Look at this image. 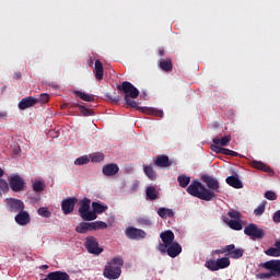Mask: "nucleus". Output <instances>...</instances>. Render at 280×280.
<instances>
[{
	"instance_id": "obj_50",
	"label": "nucleus",
	"mask_w": 280,
	"mask_h": 280,
	"mask_svg": "<svg viewBox=\"0 0 280 280\" xmlns=\"http://www.w3.org/2000/svg\"><path fill=\"white\" fill-rule=\"evenodd\" d=\"M223 154L225 156H240V153H237L231 149H224Z\"/></svg>"
},
{
	"instance_id": "obj_26",
	"label": "nucleus",
	"mask_w": 280,
	"mask_h": 280,
	"mask_svg": "<svg viewBox=\"0 0 280 280\" xmlns=\"http://www.w3.org/2000/svg\"><path fill=\"white\" fill-rule=\"evenodd\" d=\"M94 71L96 80H104V65L102 61H100V59L95 61Z\"/></svg>"
},
{
	"instance_id": "obj_25",
	"label": "nucleus",
	"mask_w": 280,
	"mask_h": 280,
	"mask_svg": "<svg viewBox=\"0 0 280 280\" xmlns=\"http://www.w3.org/2000/svg\"><path fill=\"white\" fill-rule=\"evenodd\" d=\"M265 255L268 257H280V241L275 243V247H269L265 250Z\"/></svg>"
},
{
	"instance_id": "obj_17",
	"label": "nucleus",
	"mask_w": 280,
	"mask_h": 280,
	"mask_svg": "<svg viewBox=\"0 0 280 280\" xmlns=\"http://www.w3.org/2000/svg\"><path fill=\"white\" fill-rule=\"evenodd\" d=\"M166 253L168 257H172V258L178 257L179 253H183V247L178 243H173L168 245Z\"/></svg>"
},
{
	"instance_id": "obj_16",
	"label": "nucleus",
	"mask_w": 280,
	"mask_h": 280,
	"mask_svg": "<svg viewBox=\"0 0 280 280\" xmlns=\"http://www.w3.org/2000/svg\"><path fill=\"white\" fill-rule=\"evenodd\" d=\"M103 174L104 176H116V174H119V166L115 163L105 164L103 166Z\"/></svg>"
},
{
	"instance_id": "obj_18",
	"label": "nucleus",
	"mask_w": 280,
	"mask_h": 280,
	"mask_svg": "<svg viewBox=\"0 0 280 280\" xmlns=\"http://www.w3.org/2000/svg\"><path fill=\"white\" fill-rule=\"evenodd\" d=\"M159 68L166 73H172V70L174 69V63L172 62L171 58L160 59Z\"/></svg>"
},
{
	"instance_id": "obj_7",
	"label": "nucleus",
	"mask_w": 280,
	"mask_h": 280,
	"mask_svg": "<svg viewBox=\"0 0 280 280\" xmlns=\"http://www.w3.org/2000/svg\"><path fill=\"white\" fill-rule=\"evenodd\" d=\"M117 90L122 91L125 97H130L131 100L139 97V90L128 81L122 82L121 85H117Z\"/></svg>"
},
{
	"instance_id": "obj_52",
	"label": "nucleus",
	"mask_w": 280,
	"mask_h": 280,
	"mask_svg": "<svg viewBox=\"0 0 280 280\" xmlns=\"http://www.w3.org/2000/svg\"><path fill=\"white\" fill-rule=\"evenodd\" d=\"M139 224H142L144 226H150L152 224V221L150 219L140 218L138 220Z\"/></svg>"
},
{
	"instance_id": "obj_56",
	"label": "nucleus",
	"mask_w": 280,
	"mask_h": 280,
	"mask_svg": "<svg viewBox=\"0 0 280 280\" xmlns=\"http://www.w3.org/2000/svg\"><path fill=\"white\" fill-rule=\"evenodd\" d=\"M8 117V114L5 112H0V119H5Z\"/></svg>"
},
{
	"instance_id": "obj_45",
	"label": "nucleus",
	"mask_w": 280,
	"mask_h": 280,
	"mask_svg": "<svg viewBox=\"0 0 280 280\" xmlns=\"http://www.w3.org/2000/svg\"><path fill=\"white\" fill-rule=\"evenodd\" d=\"M231 248H233V245H226V246L222 247L221 249L213 250L212 253L214 255H222L224 253H229V250H231Z\"/></svg>"
},
{
	"instance_id": "obj_22",
	"label": "nucleus",
	"mask_w": 280,
	"mask_h": 280,
	"mask_svg": "<svg viewBox=\"0 0 280 280\" xmlns=\"http://www.w3.org/2000/svg\"><path fill=\"white\" fill-rule=\"evenodd\" d=\"M225 183L230 185V187H234V189H242V187H244L242 180H240V177L237 176L226 177Z\"/></svg>"
},
{
	"instance_id": "obj_27",
	"label": "nucleus",
	"mask_w": 280,
	"mask_h": 280,
	"mask_svg": "<svg viewBox=\"0 0 280 280\" xmlns=\"http://www.w3.org/2000/svg\"><path fill=\"white\" fill-rule=\"evenodd\" d=\"M224 222H226V224L230 226V229H232V231H242L243 229L242 220L225 219Z\"/></svg>"
},
{
	"instance_id": "obj_13",
	"label": "nucleus",
	"mask_w": 280,
	"mask_h": 280,
	"mask_svg": "<svg viewBox=\"0 0 280 280\" xmlns=\"http://www.w3.org/2000/svg\"><path fill=\"white\" fill-rule=\"evenodd\" d=\"M14 220L19 226H27L32 222V217H30V212L22 210L16 213Z\"/></svg>"
},
{
	"instance_id": "obj_34",
	"label": "nucleus",
	"mask_w": 280,
	"mask_h": 280,
	"mask_svg": "<svg viewBox=\"0 0 280 280\" xmlns=\"http://www.w3.org/2000/svg\"><path fill=\"white\" fill-rule=\"evenodd\" d=\"M177 183H179V187L185 189V187H188L189 183H191V177H189L187 175H179L177 177Z\"/></svg>"
},
{
	"instance_id": "obj_4",
	"label": "nucleus",
	"mask_w": 280,
	"mask_h": 280,
	"mask_svg": "<svg viewBox=\"0 0 280 280\" xmlns=\"http://www.w3.org/2000/svg\"><path fill=\"white\" fill-rule=\"evenodd\" d=\"M124 100L127 104V106H130V108H137L138 110H142V113H145L147 115H153L154 117H163V110L161 109H156V108H152V107H139V104L131 100V97L128 96H124Z\"/></svg>"
},
{
	"instance_id": "obj_53",
	"label": "nucleus",
	"mask_w": 280,
	"mask_h": 280,
	"mask_svg": "<svg viewBox=\"0 0 280 280\" xmlns=\"http://www.w3.org/2000/svg\"><path fill=\"white\" fill-rule=\"evenodd\" d=\"M272 220H273V222H276V224H279V222H280V210H278L273 213Z\"/></svg>"
},
{
	"instance_id": "obj_31",
	"label": "nucleus",
	"mask_w": 280,
	"mask_h": 280,
	"mask_svg": "<svg viewBox=\"0 0 280 280\" xmlns=\"http://www.w3.org/2000/svg\"><path fill=\"white\" fill-rule=\"evenodd\" d=\"M231 266V259L228 257H222L217 259V268L218 270H224V268H229Z\"/></svg>"
},
{
	"instance_id": "obj_36",
	"label": "nucleus",
	"mask_w": 280,
	"mask_h": 280,
	"mask_svg": "<svg viewBox=\"0 0 280 280\" xmlns=\"http://www.w3.org/2000/svg\"><path fill=\"white\" fill-rule=\"evenodd\" d=\"M32 187H33V191H35V194H40V191H45V182L36 180L33 183Z\"/></svg>"
},
{
	"instance_id": "obj_51",
	"label": "nucleus",
	"mask_w": 280,
	"mask_h": 280,
	"mask_svg": "<svg viewBox=\"0 0 280 280\" xmlns=\"http://www.w3.org/2000/svg\"><path fill=\"white\" fill-rule=\"evenodd\" d=\"M170 245L165 244V243H160L158 250H160V253H162V255H165V253H167V248Z\"/></svg>"
},
{
	"instance_id": "obj_1",
	"label": "nucleus",
	"mask_w": 280,
	"mask_h": 280,
	"mask_svg": "<svg viewBox=\"0 0 280 280\" xmlns=\"http://www.w3.org/2000/svg\"><path fill=\"white\" fill-rule=\"evenodd\" d=\"M201 180L207 185H202V183L194 179L191 184L187 187L186 191L189 196H194V198H199V200H205L206 202H211L213 198H217L220 194V182L215 179V177L211 175H202Z\"/></svg>"
},
{
	"instance_id": "obj_14",
	"label": "nucleus",
	"mask_w": 280,
	"mask_h": 280,
	"mask_svg": "<svg viewBox=\"0 0 280 280\" xmlns=\"http://www.w3.org/2000/svg\"><path fill=\"white\" fill-rule=\"evenodd\" d=\"M38 104V98L34 96H27L20 101L19 108L20 110H27V108H32L33 106H36Z\"/></svg>"
},
{
	"instance_id": "obj_19",
	"label": "nucleus",
	"mask_w": 280,
	"mask_h": 280,
	"mask_svg": "<svg viewBox=\"0 0 280 280\" xmlns=\"http://www.w3.org/2000/svg\"><path fill=\"white\" fill-rule=\"evenodd\" d=\"M160 237L163 242V244H166L168 246H172L174 244V232L172 230H166L160 234Z\"/></svg>"
},
{
	"instance_id": "obj_61",
	"label": "nucleus",
	"mask_w": 280,
	"mask_h": 280,
	"mask_svg": "<svg viewBox=\"0 0 280 280\" xmlns=\"http://www.w3.org/2000/svg\"><path fill=\"white\" fill-rule=\"evenodd\" d=\"M80 106H82V105H80L78 103L72 104V108H80Z\"/></svg>"
},
{
	"instance_id": "obj_6",
	"label": "nucleus",
	"mask_w": 280,
	"mask_h": 280,
	"mask_svg": "<svg viewBox=\"0 0 280 280\" xmlns=\"http://www.w3.org/2000/svg\"><path fill=\"white\" fill-rule=\"evenodd\" d=\"M84 246L90 255H102L104 253V248L100 247V242H97L95 236H88Z\"/></svg>"
},
{
	"instance_id": "obj_59",
	"label": "nucleus",
	"mask_w": 280,
	"mask_h": 280,
	"mask_svg": "<svg viewBox=\"0 0 280 280\" xmlns=\"http://www.w3.org/2000/svg\"><path fill=\"white\" fill-rule=\"evenodd\" d=\"M3 176H5V171L0 167V179L3 178Z\"/></svg>"
},
{
	"instance_id": "obj_54",
	"label": "nucleus",
	"mask_w": 280,
	"mask_h": 280,
	"mask_svg": "<svg viewBox=\"0 0 280 280\" xmlns=\"http://www.w3.org/2000/svg\"><path fill=\"white\" fill-rule=\"evenodd\" d=\"M108 100L113 103V104H117L119 102V100H121V97L119 95L116 96H108Z\"/></svg>"
},
{
	"instance_id": "obj_3",
	"label": "nucleus",
	"mask_w": 280,
	"mask_h": 280,
	"mask_svg": "<svg viewBox=\"0 0 280 280\" xmlns=\"http://www.w3.org/2000/svg\"><path fill=\"white\" fill-rule=\"evenodd\" d=\"M79 215L84 220V222H91L93 220H97V215L92 213L91 210V199L83 198L79 201Z\"/></svg>"
},
{
	"instance_id": "obj_43",
	"label": "nucleus",
	"mask_w": 280,
	"mask_h": 280,
	"mask_svg": "<svg viewBox=\"0 0 280 280\" xmlns=\"http://www.w3.org/2000/svg\"><path fill=\"white\" fill-rule=\"evenodd\" d=\"M37 213L38 215H42V218H51V211L45 207L39 208Z\"/></svg>"
},
{
	"instance_id": "obj_57",
	"label": "nucleus",
	"mask_w": 280,
	"mask_h": 280,
	"mask_svg": "<svg viewBox=\"0 0 280 280\" xmlns=\"http://www.w3.org/2000/svg\"><path fill=\"white\" fill-rule=\"evenodd\" d=\"M21 78H22L21 72H18V73L14 74L15 80H21Z\"/></svg>"
},
{
	"instance_id": "obj_23",
	"label": "nucleus",
	"mask_w": 280,
	"mask_h": 280,
	"mask_svg": "<svg viewBox=\"0 0 280 280\" xmlns=\"http://www.w3.org/2000/svg\"><path fill=\"white\" fill-rule=\"evenodd\" d=\"M212 143H214V145H221V148H224L231 143V136H218L217 138L212 139Z\"/></svg>"
},
{
	"instance_id": "obj_48",
	"label": "nucleus",
	"mask_w": 280,
	"mask_h": 280,
	"mask_svg": "<svg viewBox=\"0 0 280 280\" xmlns=\"http://www.w3.org/2000/svg\"><path fill=\"white\" fill-rule=\"evenodd\" d=\"M265 198H267V200H277V194L272 190H268L265 192Z\"/></svg>"
},
{
	"instance_id": "obj_40",
	"label": "nucleus",
	"mask_w": 280,
	"mask_h": 280,
	"mask_svg": "<svg viewBox=\"0 0 280 280\" xmlns=\"http://www.w3.org/2000/svg\"><path fill=\"white\" fill-rule=\"evenodd\" d=\"M79 110H80L81 115H83V117H91V116L95 115V112H93V109H89L84 105L79 106Z\"/></svg>"
},
{
	"instance_id": "obj_10",
	"label": "nucleus",
	"mask_w": 280,
	"mask_h": 280,
	"mask_svg": "<svg viewBox=\"0 0 280 280\" xmlns=\"http://www.w3.org/2000/svg\"><path fill=\"white\" fill-rule=\"evenodd\" d=\"M125 235L126 237H128V240H145V235H148V233H145V231L141 230V229H137L135 226H128L125 231Z\"/></svg>"
},
{
	"instance_id": "obj_46",
	"label": "nucleus",
	"mask_w": 280,
	"mask_h": 280,
	"mask_svg": "<svg viewBox=\"0 0 280 280\" xmlns=\"http://www.w3.org/2000/svg\"><path fill=\"white\" fill-rule=\"evenodd\" d=\"M211 150H212V152H215L217 154H224L225 148L220 147V144H212Z\"/></svg>"
},
{
	"instance_id": "obj_12",
	"label": "nucleus",
	"mask_w": 280,
	"mask_h": 280,
	"mask_svg": "<svg viewBox=\"0 0 280 280\" xmlns=\"http://www.w3.org/2000/svg\"><path fill=\"white\" fill-rule=\"evenodd\" d=\"M9 185L12 191L19 194L20 191H25V180L19 175H14L9 179Z\"/></svg>"
},
{
	"instance_id": "obj_42",
	"label": "nucleus",
	"mask_w": 280,
	"mask_h": 280,
	"mask_svg": "<svg viewBox=\"0 0 280 280\" xmlns=\"http://www.w3.org/2000/svg\"><path fill=\"white\" fill-rule=\"evenodd\" d=\"M92 163H102L104 161V154L103 153H94L90 156Z\"/></svg>"
},
{
	"instance_id": "obj_33",
	"label": "nucleus",
	"mask_w": 280,
	"mask_h": 280,
	"mask_svg": "<svg viewBox=\"0 0 280 280\" xmlns=\"http://www.w3.org/2000/svg\"><path fill=\"white\" fill-rule=\"evenodd\" d=\"M143 172L150 180H154L156 178V171H154V167L152 165H144L143 166Z\"/></svg>"
},
{
	"instance_id": "obj_21",
	"label": "nucleus",
	"mask_w": 280,
	"mask_h": 280,
	"mask_svg": "<svg viewBox=\"0 0 280 280\" xmlns=\"http://www.w3.org/2000/svg\"><path fill=\"white\" fill-rule=\"evenodd\" d=\"M230 246H233L231 250H228V255L231 259H242V257H244V249L235 248V244H230Z\"/></svg>"
},
{
	"instance_id": "obj_44",
	"label": "nucleus",
	"mask_w": 280,
	"mask_h": 280,
	"mask_svg": "<svg viewBox=\"0 0 280 280\" xmlns=\"http://www.w3.org/2000/svg\"><path fill=\"white\" fill-rule=\"evenodd\" d=\"M229 218H232V220H242V213H240V211L236 210H230L228 212Z\"/></svg>"
},
{
	"instance_id": "obj_8",
	"label": "nucleus",
	"mask_w": 280,
	"mask_h": 280,
	"mask_svg": "<svg viewBox=\"0 0 280 280\" xmlns=\"http://www.w3.org/2000/svg\"><path fill=\"white\" fill-rule=\"evenodd\" d=\"M260 268H265V270H269L271 276L276 279H280V259H272L266 262L260 264Z\"/></svg>"
},
{
	"instance_id": "obj_5",
	"label": "nucleus",
	"mask_w": 280,
	"mask_h": 280,
	"mask_svg": "<svg viewBox=\"0 0 280 280\" xmlns=\"http://www.w3.org/2000/svg\"><path fill=\"white\" fill-rule=\"evenodd\" d=\"M244 233L247 237H250V240H264V237H266V231L255 223H250L245 226Z\"/></svg>"
},
{
	"instance_id": "obj_28",
	"label": "nucleus",
	"mask_w": 280,
	"mask_h": 280,
	"mask_svg": "<svg viewBox=\"0 0 280 280\" xmlns=\"http://www.w3.org/2000/svg\"><path fill=\"white\" fill-rule=\"evenodd\" d=\"M252 167H254L255 170H260V172H267L270 173L272 172V168H270L269 166H267L265 163L259 162V161H252L250 162Z\"/></svg>"
},
{
	"instance_id": "obj_32",
	"label": "nucleus",
	"mask_w": 280,
	"mask_h": 280,
	"mask_svg": "<svg viewBox=\"0 0 280 280\" xmlns=\"http://www.w3.org/2000/svg\"><path fill=\"white\" fill-rule=\"evenodd\" d=\"M74 94L77 97H80V100H83V102H95V95L93 94H86L81 91H75Z\"/></svg>"
},
{
	"instance_id": "obj_60",
	"label": "nucleus",
	"mask_w": 280,
	"mask_h": 280,
	"mask_svg": "<svg viewBox=\"0 0 280 280\" xmlns=\"http://www.w3.org/2000/svg\"><path fill=\"white\" fill-rule=\"evenodd\" d=\"M39 268H40V270H47V268H49V266H47V265H42Z\"/></svg>"
},
{
	"instance_id": "obj_58",
	"label": "nucleus",
	"mask_w": 280,
	"mask_h": 280,
	"mask_svg": "<svg viewBox=\"0 0 280 280\" xmlns=\"http://www.w3.org/2000/svg\"><path fill=\"white\" fill-rule=\"evenodd\" d=\"M159 56H165V49L160 48L159 49Z\"/></svg>"
},
{
	"instance_id": "obj_20",
	"label": "nucleus",
	"mask_w": 280,
	"mask_h": 280,
	"mask_svg": "<svg viewBox=\"0 0 280 280\" xmlns=\"http://www.w3.org/2000/svg\"><path fill=\"white\" fill-rule=\"evenodd\" d=\"M92 213H94V215L97 214H102V213H106V211H108V206L106 205H102V202L100 201H94L92 202Z\"/></svg>"
},
{
	"instance_id": "obj_15",
	"label": "nucleus",
	"mask_w": 280,
	"mask_h": 280,
	"mask_svg": "<svg viewBox=\"0 0 280 280\" xmlns=\"http://www.w3.org/2000/svg\"><path fill=\"white\" fill-rule=\"evenodd\" d=\"M153 162L156 167H170L172 165L170 156L163 154L155 156Z\"/></svg>"
},
{
	"instance_id": "obj_49",
	"label": "nucleus",
	"mask_w": 280,
	"mask_h": 280,
	"mask_svg": "<svg viewBox=\"0 0 280 280\" xmlns=\"http://www.w3.org/2000/svg\"><path fill=\"white\" fill-rule=\"evenodd\" d=\"M272 273L269 271V272H262V273H257L256 275V278L257 279H270L272 278Z\"/></svg>"
},
{
	"instance_id": "obj_11",
	"label": "nucleus",
	"mask_w": 280,
	"mask_h": 280,
	"mask_svg": "<svg viewBox=\"0 0 280 280\" xmlns=\"http://www.w3.org/2000/svg\"><path fill=\"white\" fill-rule=\"evenodd\" d=\"M78 205L77 197H68L61 201V211L65 215H70V213L75 209Z\"/></svg>"
},
{
	"instance_id": "obj_55",
	"label": "nucleus",
	"mask_w": 280,
	"mask_h": 280,
	"mask_svg": "<svg viewBox=\"0 0 280 280\" xmlns=\"http://www.w3.org/2000/svg\"><path fill=\"white\" fill-rule=\"evenodd\" d=\"M21 152V147H15L13 149V154H19Z\"/></svg>"
},
{
	"instance_id": "obj_2",
	"label": "nucleus",
	"mask_w": 280,
	"mask_h": 280,
	"mask_svg": "<svg viewBox=\"0 0 280 280\" xmlns=\"http://www.w3.org/2000/svg\"><path fill=\"white\" fill-rule=\"evenodd\" d=\"M121 268H124V257L115 256L105 265L103 277L108 280H117L121 277Z\"/></svg>"
},
{
	"instance_id": "obj_41",
	"label": "nucleus",
	"mask_w": 280,
	"mask_h": 280,
	"mask_svg": "<svg viewBox=\"0 0 280 280\" xmlns=\"http://www.w3.org/2000/svg\"><path fill=\"white\" fill-rule=\"evenodd\" d=\"M0 191L2 194H8L10 191V185L3 178H0Z\"/></svg>"
},
{
	"instance_id": "obj_9",
	"label": "nucleus",
	"mask_w": 280,
	"mask_h": 280,
	"mask_svg": "<svg viewBox=\"0 0 280 280\" xmlns=\"http://www.w3.org/2000/svg\"><path fill=\"white\" fill-rule=\"evenodd\" d=\"M7 209L10 213H21V211L25 210V203L23 200L9 198L5 199Z\"/></svg>"
},
{
	"instance_id": "obj_24",
	"label": "nucleus",
	"mask_w": 280,
	"mask_h": 280,
	"mask_svg": "<svg viewBox=\"0 0 280 280\" xmlns=\"http://www.w3.org/2000/svg\"><path fill=\"white\" fill-rule=\"evenodd\" d=\"M147 200H159V190H156V186H149L145 189Z\"/></svg>"
},
{
	"instance_id": "obj_37",
	"label": "nucleus",
	"mask_w": 280,
	"mask_h": 280,
	"mask_svg": "<svg viewBox=\"0 0 280 280\" xmlns=\"http://www.w3.org/2000/svg\"><path fill=\"white\" fill-rule=\"evenodd\" d=\"M206 268H208V270H211V272H217L218 269V260L215 259H210L207 260L205 264Z\"/></svg>"
},
{
	"instance_id": "obj_38",
	"label": "nucleus",
	"mask_w": 280,
	"mask_h": 280,
	"mask_svg": "<svg viewBox=\"0 0 280 280\" xmlns=\"http://www.w3.org/2000/svg\"><path fill=\"white\" fill-rule=\"evenodd\" d=\"M89 163H91V158L88 155L80 156L74 161V165H86Z\"/></svg>"
},
{
	"instance_id": "obj_39",
	"label": "nucleus",
	"mask_w": 280,
	"mask_h": 280,
	"mask_svg": "<svg viewBox=\"0 0 280 280\" xmlns=\"http://www.w3.org/2000/svg\"><path fill=\"white\" fill-rule=\"evenodd\" d=\"M266 211V201H262L255 210H254V215L260 217L264 215Z\"/></svg>"
},
{
	"instance_id": "obj_47",
	"label": "nucleus",
	"mask_w": 280,
	"mask_h": 280,
	"mask_svg": "<svg viewBox=\"0 0 280 280\" xmlns=\"http://www.w3.org/2000/svg\"><path fill=\"white\" fill-rule=\"evenodd\" d=\"M37 101L40 102V104H47V102H49V94L47 93L40 94Z\"/></svg>"
},
{
	"instance_id": "obj_29",
	"label": "nucleus",
	"mask_w": 280,
	"mask_h": 280,
	"mask_svg": "<svg viewBox=\"0 0 280 280\" xmlns=\"http://www.w3.org/2000/svg\"><path fill=\"white\" fill-rule=\"evenodd\" d=\"M158 215H160V218L163 220H167V218H174V210L170 208H160L158 210Z\"/></svg>"
},
{
	"instance_id": "obj_35",
	"label": "nucleus",
	"mask_w": 280,
	"mask_h": 280,
	"mask_svg": "<svg viewBox=\"0 0 280 280\" xmlns=\"http://www.w3.org/2000/svg\"><path fill=\"white\" fill-rule=\"evenodd\" d=\"M89 231H91V225L89 222H81L75 228L77 233L84 234V233H89Z\"/></svg>"
},
{
	"instance_id": "obj_30",
	"label": "nucleus",
	"mask_w": 280,
	"mask_h": 280,
	"mask_svg": "<svg viewBox=\"0 0 280 280\" xmlns=\"http://www.w3.org/2000/svg\"><path fill=\"white\" fill-rule=\"evenodd\" d=\"M104 229H108V224L104 221H95L90 223V231H104Z\"/></svg>"
},
{
	"instance_id": "obj_62",
	"label": "nucleus",
	"mask_w": 280,
	"mask_h": 280,
	"mask_svg": "<svg viewBox=\"0 0 280 280\" xmlns=\"http://www.w3.org/2000/svg\"><path fill=\"white\" fill-rule=\"evenodd\" d=\"M0 198H3V192L0 190Z\"/></svg>"
}]
</instances>
